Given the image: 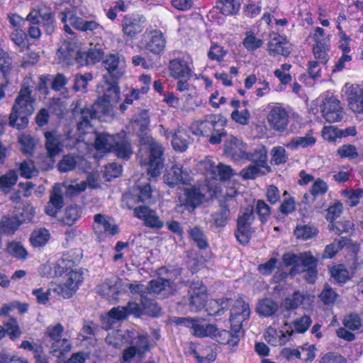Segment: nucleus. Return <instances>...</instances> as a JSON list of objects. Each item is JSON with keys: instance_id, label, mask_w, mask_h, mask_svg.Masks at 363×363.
Wrapping results in <instances>:
<instances>
[{"instance_id": "obj_4", "label": "nucleus", "mask_w": 363, "mask_h": 363, "mask_svg": "<svg viewBox=\"0 0 363 363\" xmlns=\"http://www.w3.org/2000/svg\"><path fill=\"white\" fill-rule=\"evenodd\" d=\"M95 148L102 152L113 151L117 157L128 159L133 154L130 143L123 135H109L101 133L96 136Z\"/></svg>"}, {"instance_id": "obj_52", "label": "nucleus", "mask_w": 363, "mask_h": 363, "mask_svg": "<svg viewBox=\"0 0 363 363\" xmlns=\"http://www.w3.org/2000/svg\"><path fill=\"white\" fill-rule=\"evenodd\" d=\"M40 18L43 21L47 33H52L54 30V26L50 9L45 5H40Z\"/></svg>"}, {"instance_id": "obj_59", "label": "nucleus", "mask_w": 363, "mask_h": 363, "mask_svg": "<svg viewBox=\"0 0 363 363\" xmlns=\"http://www.w3.org/2000/svg\"><path fill=\"white\" fill-rule=\"evenodd\" d=\"M311 319L308 315H303L298 319H296L293 323V328L289 331L291 333V335L294 333H303L306 332L309 326L311 324Z\"/></svg>"}, {"instance_id": "obj_47", "label": "nucleus", "mask_w": 363, "mask_h": 363, "mask_svg": "<svg viewBox=\"0 0 363 363\" xmlns=\"http://www.w3.org/2000/svg\"><path fill=\"white\" fill-rule=\"evenodd\" d=\"M2 327L5 335L8 334L11 340L17 339L21 335L18 321L15 318L10 317L7 320L4 321Z\"/></svg>"}, {"instance_id": "obj_58", "label": "nucleus", "mask_w": 363, "mask_h": 363, "mask_svg": "<svg viewBox=\"0 0 363 363\" xmlns=\"http://www.w3.org/2000/svg\"><path fill=\"white\" fill-rule=\"evenodd\" d=\"M328 44L313 45V52L315 58L322 65H325L328 60Z\"/></svg>"}, {"instance_id": "obj_48", "label": "nucleus", "mask_w": 363, "mask_h": 363, "mask_svg": "<svg viewBox=\"0 0 363 363\" xmlns=\"http://www.w3.org/2000/svg\"><path fill=\"white\" fill-rule=\"evenodd\" d=\"M278 309V304L271 298H264L258 303L257 312L264 316L273 315Z\"/></svg>"}, {"instance_id": "obj_21", "label": "nucleus", "mask_w": 363, "mask_h": 363, "mask_svg": "<svg viewBox=\"0 0 363 363\" xmlns=\"http://www.w3.org/2000/svg\"><path fill=\"white\" fill-rule=\"evenodd\" d=\"M130 347L125 349L123 354V360L125 362H130L136 355H141L148 349V338L145 335H139L129 340Z\"/></svg>"}, {"instance_id": "obj_32", "label": "nucleus", "mask_w": 363, "mask_h": 363, "mask_svg": "<svg viewBox=\"0 0 363 363\" xmlns=\"http://www.w3.org/2000/svg\"><path fill=\"white\" fill-rule=\"evenodd\" d=\"M94 229L96 233H104L108 235H114L118 230L113 219L101 214L94 216Z\"/></svg>"}, {"instance_id": "obj_38", "label": "nucleus", "mask_w": 363, "mask_h": 363, "mask_svg": "<svg viewBox=\"0 0 363 363\" xmlns=\"http://www.w3.org/2000/svg\"><path fill=\"white\" fill-rule=\"evenodd\" d=\"M246 161H252L265 169V172H270V167L267 164V151L264 147H257L253 152H247Z\"/></svg>"}, {"instance_id": "obj_7", "label": "nucleus", "mask_w": 363, "mask_h": 363, "mask_svg": "<svg viewBox=\"0 0 363 363\" xmlns=\"http://www.w3.org/2000/svg\"><path fill=\"white\" fill-rule=\"evenodd\" d=\"M82 274H60L55 281L50 284L48 291L58 298H69L82 281Z\"/></svg>"}, {"instance_id": "obj_61", "label": "nucleus", "mask_w": 363, "mask_h": 363, "mask_svg": "<svg viewBox=\"0 0 363 363\" xmlns=\"http://www.w3.org/2000/svg\"><path fill=\"white\" fill-rule=\"evenodd\" d=\"M81 216V208L77 206H69L67 208L63 218V222L72 225Z\"/></svg>"}, {"instance_id": "obj_1", "label": "nucleus", "mask_w": 363, "mask_h": 363, "mask_svg": "<svg viewBox=\"0 0 363 363\" xmlns=\"http://www.w3.org/2000/svg\"><path fill=\"white\" fill-rule=\"evenodd\" d=\"M34 82L30 77L24 79L23 84L13 104L9 116V125L21 129L26 126L28 119L34 111L35 99L31 96L34 88Z\"/></svg>"}, {"instance_id": "obj_33", "label": "nucleus", "mask_w": 363, "mask_h": 363, "mask_svg": "<svg viewBox=\"0 0 363 363\" xmlns=\"http://www.w3.org/2000/svg\"><path fill=\"white\" fill-rule=\"evenodd\" d=\"M63 199L62 196L61 185L55 184L50 195V201L45 207V212L50 216H55L62 207Z\"/></svg>"}, {"instance_id": "obj_6", "label": "nucleus", "mask_w": 363, "mask_h": 363, "mask_svg": "<svg viewBox=\"0 0 363 363\" xmlns=\"http://www.w3.org/2000/svg\"><path fill=\"white\" fill-rule=\"evenodd\" d=\"M103 95L94 103V108L104 116H112L113 108L120 99V88L116 82L106 80L101 84Z\"/></svg>"}, {"instance_id": "obj_55", "label": "nucleus", "mask_w": 363, "mask_h": 363, "mask_svg": "<svg viewBox=\"0 0 363 363\" xmlns=\"http://www.w3.org/2000/svg\"><path fill=\"white\" fill-rule=\"evenodd\" d=\"M300 267H303L305 269H303V272L306 270L311 271L313 272V270L315 269L317 265V259L311 254V252H305L301 253L300 257Z\"/></svg>"}, {"instance_id": "obj_22", "label": "nucleus", "mask_w": 363, "mask_h": 363, "mask_svg": "<svg viewBox=\"0 0 363 363\" xmlns=\"http://www.w3.org/2000/svg\"><path fill=\"white\" fill-rule=\"evenodd\" d=\"M135 216L143 220L146 227L153 229H161L164 222L160 218L157 213L145 206H140L134 209Z\"/></svg>"}, {"instance_id": "obj_27", "label": "nucleus", "mask_w": 363, "mask_h": 363, "mask_svg": "<svg viewBox=\"0 0 363 363\" xmlns=\"http://www.w3.org/2000/svg\"><path fill=\"white\" fill-rule=\"evenodd\" d=\"M11 60L9 55L0 49V101L5 98V89L9 83L11 70Z\"/></svg>"}, {"instance_id": "obj_63", "label": "nucleus", "mask_w": 363, "mask_h": 363, "mask_svg": "<svg viewBox=\"0 0 363 363\" xmlns=\"http://www.w3.org/2000/svg\"><path fill=\"white\" fill-rule=\"evenodd\" d=\"M301 253L286 252L282 256V262L286 267H291L294 270H298L301 262Z\"/></svg>"}, {"instance_id": "obj_31", "label": "nucleus", "mask_w": 363, "mask_h": 363, "mask_svg": "<svg viewBox=\"0 0 363 363\" xmlns=\"http://www.w3.org/2000/svg\"><path fill=\"white\" fill-rule=\"evenodd\" d=\"M225 120L220 115H208L204 120L200 121L202 135H208L213 131H219V128H223L225 124Z\"/></svg>"}, {"instance_id": "obj_14", "label": "nucleus", "mask_w": 363, "mask_h": 363, "mask_svg": "<svg viewBox=\"0 0 363 363\" xmlns=\"http://www.w3.org/2000/svg\"><path fill=\"white\" fill-rule=\"evenodd\" d=\"M192 178L191 171L178 164H174L164 175V183L171 187L178 184H188Z\"/></svg>"}, {"instance_id": "obj_26", "label": "nucleus", "mask_w": 363, "mask_h": 363, "mask_svg": "<svg viewBox=\"0 0 363 363\" xmlns=\"http://www.w3.org/2000/svg\"><path fill=\"white\" fill-rule=\"evenodd\" d=\"M315 296L307 293L296 291L291 296H287L283 305L286 309H295L300 306L309 308L314 301Z\"/></svg>"}, {"instance_id": "obj_49", "label": "nucleus", "mask_w": 363, "mask_h": 363, "mask_svg": "<svg viewBox=\"0 0 363 363\" xmlns=\"http://www.w3.org/2000/svg\"><path fill=\"white\" fill-rule=\"evenodd\" d=\"M262 44V40L257 38L254 32L247 31L245 33V37L242 40V45L247 51H254L259 48Z\"/></svg>"}, {"instance_id": "obj_12", "label": "nucleus", "mask_w": 363, "mask_h": 363, "mask_svg": "<svg viewBox=\"0 0 363 363\" xmlns=\"http://www.w3.org/2000/svg\"><path fill=\"white\" fill-rule=\"evenodd\" d=\"M173 322L178 325L189 328L191 333L196 337H211L216 331V327L214 325L203 323L199 318H174Z\"/></svg>"}, {"instance_id": "obj_10", "label": "nucleus", "mask_w": 363, "mask_h": 363, "mask_svg": "<svg viewBox=\"0 0 363 363\" xmlns=\"http://www.w3.org/2000/svg\"><path fill=\"white\" fill-rule=\"evenodd\" d=\"M169 70L171 77L174 79H188L193 70V59L186 52H179L177 56L170 60Z\"/></svg>"}, {"instance_id": "obj_36", "label": "nucleus", "mask_w": 363, "mask_h": 363, "mask_svg": "<svg viewBox=\"0 0 363 363\" xmlns=\"http://www.w3.org/2000/svg\"><path fill=\"white\" fill-rule=\"evenodd\" d=\"M104 115L97 111L92 106L91 109H84L82 111V121L77 125V130L80 134H85L91 130L90 121L93 118H101Z\"/></svg>"}, {"instance_id": "obj_42", "label": "nucleus", "mask_w": 363, "mask_h": 363, "mask_svg": "<svg viewBox=\"0 0 363 363\" xmlns=\"http://www.w3.org/2000/svg\"><path fill=\"white\" fill-rule=\"evenodd\" d=\"M72 350V343L66 337H61L57 340L51 342L50 346V352L53 356L60 357Z\"/></svg>"}, {"instance_id": "obj_23", "label": "nucleus", "mask_w": 363, "mask_h": 363, "mask_svg": "<svg viewBox=\"0 0 363 363\" xmlns=\"http://www.w3.org/2000/svg\"><path fill=\"white\" fill-rule=\"evenodd\" d=\"M141 313L140 306L134 302L128 303L126 306H118L111 309L106 317H103L102 320L104 323L106 319L123 320L125 319L128 315L139 316Z\"/></svg>"}, {"instance_id": "obj_54", "label": "nucleus", "mask_w": 363, "mask_h": 363, "mask_svg": "<svg viewBox=\"0 0 363 363\" xmlns=\"http://www.w3.org/2000/svg\"><path fill=\"white\" fill-rule=\"evenodd\" d=\"M268 172H265L264 168L254 164L244 168L240 174L245 179H254Z\"/></svg>"}, {"instance_id": "obj_39", "label": "nucleus", "mask_w": 363, "mask_h": 363, "mask_svg": "<svg viewBox=\"0 0 363 363\" xmlns=\"http://www.w3.org/2000/svg\"><path fill=\"white\" fill-rule=\"evenodd\" d=\"M195 358L200 363H209L215 360L216 354L211 346L198 345L192 350Z\"/></svg>"}, {"instance_id": "obj_3", "label": "nucleus", "mask_w": 363, "mask_h": 363, "mask_svg": "<svg viewBox=\"0 0 363 363\" xmlns=\"http://www.w3.org/2000/svg\"><path fill=\"white\" fill-rule=\"evenodd\" d=\"M148 151V157L141 158L142 165H147L148 175L152 178L157 177L160 175L163 168V150L160 144L155 142L153 138L145 134V137H141L140 141V150L138 157H143V152Z\"/></svg>"}, {"instance_id": "obj_30", "label": "nucleus", "mask_w": 363, "mask_h": 363, "mask_svg": "<svg viewBox=\"0 0 363 363\" xmlns=\"http://www.w3.org/2000/svg\"><path fill=\"white\" fill-rule=\"evenodd\" d=\"M137 333L133 330H126L125 332L121 330H113L106 336V342L114 348H119L129 342V340L133 339Z\"/></svg>"}, {"instance_id": "obj_45", "label": "nucleus", "mask_w": 363, "mask_h": 363, "mask_svg": "<svg viewBox=\"0 0 363 363\" xmlns=\"http://www.w3.org/2000/svg\"><path fill=\"white\" fill-rule=\"evenodd\" d=\"M315 143V138L311 133H308L305 136L294 138L286 145V146L291 150H296L298 148H306L312 146Z\"/></svg>"}, {"instance_id": "obj_60", "label": "nucleus", "mask_w": 363, "mask_h": 363, "mask_svg": "<svg viewBox=\"0 0 363 363\" xmlns=\"http://www.w3.org/2000/svg\"><path fill=\"white\" fill-rule=\"evenodd\" d=\"M226 54L227 51L223 48V47L216 43H211L210 49L208 52V57L209 59L220 62L223 60Z\"/></svg>"}, {"instance_id": "obj_2", "label": "nucleus", "mask_w": 363, "mask_h": 363, "mask_svg": "<svg viewBox=\"0 0 363 363\" xmlns=\"http://www.w3.org/2000/svg\"><path fill=\"white\" fill-rule=\"evenodd\" d=\"M129 289L132 294H138L142 298V303H145V295L148 292V286L137 281L134 283L124 282L116 276H112L109 279L104 281L98 286V292L102 296L107 297L110 301H116L118 296Z\"/></svg>"}, {"instance_id": "obj_19", "label": "nucleus", "mask_w": 363, "mask_h": 363, "mask_svg": "<svg viewBox=\"0 0 363 363\" xmlns=\"http://www.w3.org/2000/svg\"><path fill=\"white\" fill-rule=\"evenodd\" d=\"M323 117L329 123L340 121L342 118V111L340 101L334 96L325 97L320 105Z\"/></svg>"}, {"instance_id": "obj_56", "label": "nucleus", "mask_w": 363, "mask_h": 363, "mask_svg": "<svg viewBox=\"0 0 363 363\" xmlns=\"http://www.w3.org/2000/svg\"><path fill=\"white\" fill-rule=\"evenodd\" d=\"M8 252L13 257L21 259H26L28 256V252L23 245L18 242H11L7 246Z\"/></svg>"}, {"instance_id": "obj_57", "label": "nucleus", "mask_w": 363, "mask_h": 363, "mask_svg": "<svg viewBox=\"0 0 363 363\" xmlns=\"http://www.w3.org/2000/svg\"><path fill=\"white\" fill-rule=\"evenodd\" d=\"M342 195L346 199V202L349 206H355L359 203L363 195V189H345L342 191Z\"/></svg>"}, {"instance_id": "obj_51", "label": "nucleus", "mask_w": 363, "mask_h": 363, "mask_svg": "<svg viewBox=\"0 0 363 363\" xmlns=\"http://www.w3.org/2000/svg\"><path fill=\"white\" fill-rule=\"evenodd\" d=\"M21 225V220L16 218L4 217L0 222V230L6 234H12L17 230Z\"/></svg>"}, {"instance_id": "obj_15", "label": "nucleus", "mask_w": 363, "mask_h": 363, "mask_svg": "<svg viewBox=\"0 0 363 363\" xmlns=\"http://www.w3.org/2000/svg\"><path fill=\"white\" fill-rule=\"evenodd\" d=\"M189 309L193 312L199 311L207 301V288L200 281L192 282L189 289Z\"/></svg>"}, {"instance_id": "obj_46", "label": "nucleus", "mask_w": 363, "mask_h": 363, "mask_svg": "<svg viewBox=\"0 0 363 363\" xmlns=\"http://www.w3.org/2000/svg\"><path fill=\"white\" fill-rule=\"evenodd\" d=\"M18 180V174L15 170H9L6 174L0 177V189L7 193L16 184Z\"/></svg>"}, {"instance_id": "obj_50", "label": "nucleus", "mask_w": 363, "mask_h": 363, "mask_svg": "<svg viewBox=\"0 0 363 363\" xmlns=\"http://www.w3.org/2000/svg\"><path fill=\"white\" fill-rule=\"evenodd\" d=\"M50 238V233L45 228L34 230L30 235V242L34 247H41L46 244Z\"/></svg>"}, {"instance_id": "obj_20", "label": "nucleus", "mask_w": 363, "mask_h": 363, "mask_svg": "<svg viewBox=\"0 0 363 363\" xmlns=\"http://www.w3.org/2000/svg\"><path fill=\"white\" fill-rule=\"evenodd\" d=\"M225 155L237 162H244L247 158L246 145L239 138L230 136L224 147Z\"/></svg>"}, {"instance_id": "obj_5", "label": "nucleus", "mask_w": 363, "mask_h": 363, "mask_svg": "<svg viewBox=\"0 0 363 363\" xmlns=\"http://www.w3.org/2000/svg\"><path fill=\"white\" fill-rule=\"evenodd\" d=\"M60 19L61 21L65 23L64 29L67 33H72L71 28L67 24V21L76 29L82 31H90L94 34L99 35L106 33L103 26L96 21H85L82 18L76 16L75 9L71 5H69V7L65 8L64 11L60 14Z\"/></svg>"}, {"instance_id": "obj_24", "label": "nucleus", "mask_w": 363, "mask_h": 363, "mask_svg": "<svg viewBox=\"0 0 363 363\" xmlns=\"http://www.w3.org/2000/svg\"><path fill=\"white\" fill-rule=\"evenodd\" d=\"M105 69L113 77L118 79L125 72V60L118 54H110L103 61Z\"/></svg>"}, {"instance_id": "obj_16", "label": "nucleus", "mask_w": 363, "mask_h": 363, "mask_svg": "<svg viewBox=\"0 0 363 363\" xmlns=\"http://www.w3.org/2000/svg\"><path fill=\"white\" fill-rule=\"evenodd\" d=\"M146 18L138 14L127 15L122 21V31L125 35L130 39H135L145 28Z\"/></svg>"}, {"instance_id": "obj_43", "label": "nucleus", "mask_w": 363, "mask_h": 363, "mask_svg": "<svg viewBox=\"0 0 363 363\" xmlns=\"http://www.w3.org/2000/svg\"><path fill=\"white\" fill-rule=\"evenodd\" d=\"M230 299L220 298L209 300L206 311L210 315H221L228 308Z\"/></svg>"}, {"instance_id": "obj_25", "label": "nucleus", "mask_w": 363, "mask_h": 363, "mask_svg": "<svg viewBox=\"0 0 363 363\" xmlns=\"http://www.w3.org/2000/svg\"><path fill=\"white\" fill-rule=\"evenodd\" d=\"M291 45L284 36L274 33L271 35L268 43V52L270 55L287 56L290 53Z\"/></svg>"}, {"instance_id": "obj_64", "label": "nucleus", "mask_w": 363, "mask_h": 363, "mask_svg": "<svg viewBox=\"0 0 363 363\" xmlns=\"http://www.w3.org/2000/svg\"><path fill=\"white\" fill-rule=\"evenodd\" d=\"M11 40L21 48L26 46L27 35L23 28L13 29L10 34Z\"/></svg>"}, {"instance_id": "obj_34", "label": "nucleus", "mask_w": 363, "mask_h": 363, "mask_svg": "<svg viewBox=\"0 0 363 363\" xmlns=\"http://www.w3.org/2000/svg\"><path fill=\"white\" fill-rule=\"evenodd\" d=\"M203 199V195L197 188L185 189L184 198H179L180 202L187 209L194 210L201 204Z\"/></svg>"}, {"instance_id": "obj_53", "label": "nucleus", "mask_w": 363, "mask_h": 363, "mask_svg": "<svg viewBox=\"0 0 363 363\" xmlns=\"http://www.w3.org/2000/svg\"><path fill=\"white\" fill-rule=\"evenodd\" d=\"M317 234V229L308 225H298L294 230V235L303 240L313 238Z\"/></svg>"}, {"instance_id": "obj_44", "label": "nucleus", "mask_w": 363, "mask_h": 363, "mask_svg": "<svg viewBox=\"0 0 363 363\" xmlns=\"http://www.w3.org/2000/svg\"><path fill=\"white\" fill-rule=\"evenodd\" d=\"M149 125L150 116L146 110L140 111L132 122V126L134 131H135L140 136L147 130Z\"/></svg>"}, {"instance_id": "obj_37", "label": "nucleus", "mask_w": 363, "mask_h": 363, "mask_svg": "<svg viewBox=\"0 0 363 363\" xmlns=\"http://www.w3.org/2000/svg\"><path fill=\"white\" fill-rule=\"evenodd\" d=\"M166 136L172 138V145L176 151L184 152L187 149L189 143L184 129L179 128L174 133H167Z\"/></svg>"}, {"instance_id": "obj_62", "label": "nucleus", "mask_w": 363, "mask_h": 363, "mask_svg": "<svg viewBox=\"0 0 363 363\" xmlns=\"http://www.w3.org/2000/svg\"><path fill=\"white\" fill-rule=\"evenodd\" d=\"M169 287H170V282L169 280L163 278H157L149 282L148 292L158 294L162 291L166 290Z\"/></svg>"}, {"instance_id": "obj_29", "label": "nucleus", "mask_w": 363, "mask_h": 363, "mask_svg": "<svg viewBox=\"0 0 363 363\" xmlns=\"http://www.w3.org/2000/svg\"><path fill=\"white\" fill-rule=\"evenodd\" d=\"M291 333L289 330H277L274 327H269L265 332V340L273 346H281L289 341Z\"/></svg>"}, {"instance_id": "obj_17", "label": "nucleus", "mask_w": 363, "mask_h": 363, "mask_svg": "<svg viewBox=\"0 0 363 363\" xmlns=\"http://www.w3.org/2000/svg\"><path fill=\"white\" fill-rule=\"evenodd\" d=\"M267 119L270 127L277 131L283 132L287 128L289 114L281 106L273 105L270 106Z\"/></svg>"}, {"instance_id": "obj_41", "label": "nucleus", "mask_w": 363, "mask_h": 363, "mask_svg": "<svg viewBox=\"0 0 363 363\" xmlns=\"http://www.w3.org/2000/svg\"><path fill=\"white\" fill-rule=\"evenodd\" d=\"M240 0H217L216 8L225 16L237 14L240 9Z\"/></svg>"}, {"instance_id": "obj_8", "label": "nucleus", "mask_w": 363, "mask_h": 363, "mask_svg": "<svg viewBox=\"0 0 363 363\" xmlns=\"http://www.w3.org/2000/svg\"><path fill=\"white\" fill-rule=\"evenodd\" d=\"M57 55L60 59L68 62L69 58L74 57L79 64L83 65L99 62L104 57V52L100 45H91L86 52L78 51L76 53L69 50L67 45H64L58 49Z\"/></svg>"}, {"instance_id": "obj_13", "label": "nucleus", "mask_w": 363, "mask_h": 363, "mask_svg": "<svg viewBox=\"0 0 363 363\" xmlns=\"http://www.w3.org/2000/svg\"><path fill=\"white\" fill-rule=\"evenodd\" d=\"M251 310L247 303L242 298H238L230 310V325L233 332L239 333L244 321L249 319Z\"/></svg>"}, {"instance_id": "obj_9", "label": "nucleus", "mask_w": 363, "mask_h": 363, "mask_svg": "<svg viewBox=\"0 0 363 363\" xmlns=\"http://www.w3.org/2000/svg\"><path fill=\"white\" fill-rule=\"evenodd\" d=\"M198 169L215 180L227 181L233 175V169L228 165L216 164L211 157H206L197 164Z\"/></svg>"}, {"instance_id": "obj_40", "label": "nucleus", "mask_w": 363, "mask_h": 363, "mask_svg": "<svg viewBox=\"0 0 363 363\" xmlns=\"http://www.w3.org/2000/svg\"><path fill=\"white\" fill-rule=\"evenodd\" d=\"M238 333L234 332V334L225 330H218L216 328V331L213 333L211 337L214 338L217 342L220 344H226L230 346H235L238 345L240 338Z\"/></svg>"}, {"instance_id": "obj_28", "label": "nucleus", "mask_w": 363, "mask_h": 363, "mask_svg": "<svg viewBox=\"0 0 363 363\" xmlns=\"http://www.w3.org/2000/svg\"><path fill=\"white\" fill-rule=\"evenodd\" d=\"M46 138L45 147L49 157H52L58 155L63 147L65 136L58 133L57 131L45 133ZM69 135H66L69 138Z\"/></svg>"}, {"instance_id": "obj_18", "label": "nucleus", "mask_w": 363, "mask_h": 363, "mask_svg": "<svg viewBox=\"0 0 363 363\" xmlns=\"http://www.w3.org/2000/svg\"><path fill=\"white\" fill-rule=\"evenodd\" d=\"M342 91L345 94L349 108L354 113H363V89L358 84L347 83Z\"/></svg>"}, {"instance_id": "obj_11", "label": "nucleus", "mask_w": 363, "mask_h": 363, "mask_svg": "<svg viewBox=\"0 0 363 363\" xmlns=\"http://www.w3.org/2000/svg\"><path fill=\"white\" fill-rule=\"evenodd\" d=\"M166 45V38L160 30L147 29L140 41V47L155 55L163 52Z\"/></svg>"}, {"instance_id": "obj_35", "label": "nucleus", "mask_w": 363, "mask_h": 363, "mask_svg": "<svg viewBox=\"0 0 363 363\" xmlns=\"http://www.w3.org/2000/svg\"><path fill=\"white\" fill-rule=\"evenodd\" d=\"M74 267V261L67 256L52 259L48 264V267L51 272H77Z\"/></svg>"}]
</instances>
